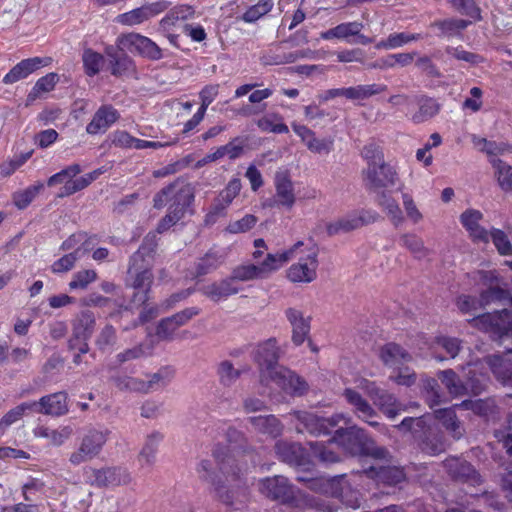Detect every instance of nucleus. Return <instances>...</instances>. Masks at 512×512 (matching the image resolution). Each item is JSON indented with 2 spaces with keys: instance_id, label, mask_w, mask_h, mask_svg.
<instances>
[{
  "instance_id": "2f4dec72",
  "label": "nucleus",
  "mask_w": 512,
  "mask_h": 512,
  "mask_svg": "<svg viewBox=\"0 0 512 512\" xmlns=\"http://www.w3.org/2000/svg\"><path fill=\"white\" fill-rule=\"evenodd\" d=\"M163 10L164 6L161 3H153L148 6H142L130 12L122 14L120 16V22L130 26L137 25L148 20L154 15L159 14Z\"/></svg>"
},
{
  "instance_id": "c03bdc74",
  "label": "nucleus",
  "mask_w": 512,
  "mask_h": 512,
  "mask_svg": "<svg viewBox=\"0 0 512 512\" xmlns=\"http://www.w3.org/2000/svg\"><path fill=\"white\" fill-rule=\"evenodd\" d=\"M440 105L432 98L423 97L419 100V110L412 116L414 123H422L439 113Z\"/></svg>"
},
{
  "instance_id": "58836bf2",
  "label": "nucleus",
  "mask_w": 512,
  "mask_h": 512,
  "mask_svg": "<svg viewBox=\"0 0 512 512\" xmlns=\"http://www.w3.org/2000/svg\"><path fill=\"white\" fill-rule=\"evenodd\" d=\"M226 438L230 444H234L238 453L243 456L249 457L252 462H255V449L248 443L245 435L236 428L229 427L226 431Z\"/></svg>"
},
{
  "instance_id": "a18cd8bd",
  "label": "nucleus",
  "mask_w": 512,
  "mask_h": 512,
  "mask_svg": "<svg viewBox=\"0 0 512 512\" xmlns=\"http://www.w3.org/2000/svg\"><path fill=\"white\" fill-rule=\"evenodd\" d=\"M472 142L480 151L485 152L487 155L503 154L506 151L512 152V146L503 142L489 141L486 138L475 135L472 137Z\"/></svg>"
},
{
  "instance_id": "5701e85b",
  "label": "nucleus",
  "mask_w": 512,
  "mask_h": 512,
  "mask_svg": "<svg viewBox=\"0 0 512 512\" xmlns=\"http://www.w3.org/2000/svg\"><path fill=\"white\" fill-rule=\"evenodd\" d=\"M512 279L510 281H497L481 293V304L500 303L503 306H512Z\"/></svg>"
},
{
  "instance_id": "e433bc0d",
  "label": "nucleus",
  "mask_w": 512,
  "mask_h": 512,
  "mask_svg": "<svg viewBox=\"0 0 512 512\" xmlns=\"http://www.w3.org/2000/svg\"><path fill=\"white\" fill-rule=\"evenodd\" d=\"M435 417L452 434L454 439H460L465 430L452 409H439L435 411Z\"/></svg>"
},
{
  "instance_id": "423d86ee",
  "label": "nucleus",
  "mask_w": 512,
  "mask_h": 512,
  "mask_svg": "<svg viewBox=\"0 0 512 512\" xmlns=\"http://www.w3.org/2000/svg\"><path fill=\"white\" fill-rule=\"evenodd\" d=\"M259 378L261 384L267 385L269 382H273L279 389L291 396H302L308 390V384L303 378L282 365L265 370V374Z\"/></svg>"
},
{
  "instance_id": "49530a36",
  "label": "nucleus",
  "mask_w": 512,
  "mask_h": 512,
  "mask_svg": "<svg viewBox=\"0 0 512 512\" xmlns=\"http://www.w3.org/2000/svg\"><path fill=\"white\" fill-rule=\"evenodd\" d=\"M460 408L471 410L480 416H488L494 412L495 403L492 399L464 400L459 405Z\"/></svg>"
},
{
  "instance_id": "20e7f679",
  "label": "nucleus",
  "mask_w": 512,
  "mask_h": 512,
  "mask_svg": "<svg viewBox=\"0 0 512 512\" xmlns=\"http://www.w3.org/2000/svg\"><path fill=\"white\" fill-rule=\"evenodd\" d=\"M303 242H297L291 249L284 251L278 254H267L264 261L260 264H243L235 267L232 270L231 278L236 283V281H251L257 279H265L272 272L278 270L285 263H287L296 248L302 246Z\"/></svg>"
},
{
  "instance_id": "13d9d810",
  "label": "nucleus",
  "mask_w": 512,
  "mask_h": 512,
  "mask_svg": "<svg viewBox=\"0 0 512 512\" xmlns=\"http://www.w3.org/2000/svg\"><path fill=\"white\" fill-rule=\"evenodd\" d=\"M82 60L87 75L94 76L99 73L103 63V56L101 54L91 49H86L83 52Z\"/></svg>"
},
{
  "instance_id": "7c9ffc66",
  "label": "nucleus",
  "mask_w": 512,
  "mask_h": 512,
  "mask_svg": "<svg viewBox=\"0 0 512 512\" xmlns=\"http://www.w3.org/2000/svg\"><path fill=\"white\" fill-rule=\"evenodd\" d=\"M248 421L256 432L272 438L280 436L284 429L281 421L272 414L249 417Z\"/></svg>"
},
{
  "instance_id": "ddd939ff",
  "label": "nucleus",
  "mask_w": 512,
  "mask_h": 512,
  "mask_svg": "<svg viewBox=\"0 0 512 512\" xmlns=\"http://www.w3.org/2000/svg\"><path fill=\"white\" fill-rule=\"evenodd\" d=\"M107 441L105 432L98 430H89L83 437L79 449L73 452L70 456V462L74 465H79L97 456L103 445Z\"/></svg>"
},
{
  "instance_id": "603ef678",
  "label": "nucleus",
  "mask_w": 512,
  "mask_h": 512,
  "mask_svg": "<svg viewBox=\"0 0 512 512\" xmlns=\"http://www.w3.org/2000/svg\"><path fill=\"white\" fill-rule=\"evenodd\" d=\"M490 326L495 327L501 336L512 337V312L503 308L497 317H492Z\"/></svg>"
},
{
  "instance_id": "0e129e2a",
  "label": "nucleus",
  "mask_w": 512,
  "mask_h": 512,
  "mask_svg": "<svg viewBox=\"0 0 512 512\" xmlns=\"http://www.w3.org/2000/svg\"><path fill=\"white\" fill-rule=\"evenodd\" d=\"M489 236L501 255H512V244L504 231L500 229H493Z\"/></svg>"
},
{
  "instance_id": "4468645a",
  "label": "nucleus",
  "mask_w": 512,
  "mask_h": 512,
  "mask_svg": "<svg viewBox=\"0 0 512 512\" xmlns=\"http://www.w3.org/2000/svg\"><path fill=\"white\" fill-rule=\"evenodd\" d=\"M317 256V251L312 250L305 258H300L288 269V279L294 283H310L315 280L318 267Z\"/></svg>"
},
{
  "instance_id": "9d476101",
  "label": "nucleus",
  "mask_w": 512,
  "mask_h": 512,
  "mask_svg": "<svg viewBox=\"0 0 512 512\" xmlns=\"http://www.w3.org/2000/svg\"><path fill=\"white\" fill-rule=\"evenodd\" d=\"M118 47L121 51L137 53L151 60L162 58V51L159 46L148 37L138 33L122 34L117 38Z\"/></svg>"
},
{
  "instance_id": "052dcab7",
  "label": "nucleus",
  "mask_w": 512,
  "mask_h": 512,
  "mask_svg": "<svg viewBox=\"0 0 512 512\" xmlns=\"http://www.w3.org/2000/svg\"><path fill=\"white\" fill-rule=\"evenodd\" d=\"M81 256V250L79 248L75 249L73 252L64 255L57 261H55L52 266L51 270L53 273H63L71 270L75 262L80 258Z\"/></svg>"
},
{
  "instance_id": "c756f323",
  "label": "nucleus",
  "mask_w": 512,
  "mask_h": 512,
  "mask_svg": "<svg viewBox=\"0 0 512 512\" xmlns=\"http://www.w3.org/2000/svg\"><path fill=\"white\" fill-rule=\"evenodd\" d=\"M482 217L483 214L480 211L468 209L461 214L460 220L474 240L488 242L489 232L479 225Z\"/></svg>"
},
{
  "instance_id": "412c9836",
  "label": "nucleus",
  "mask_w": 512,
  "mask_h": 512,
  "mask_svg": "<svg viewBox=\"0 0 512 512\" xmlns=\"http://www.w3.org/2000/svg\"><path fill=\"white\" fill-rule=\"evenodd\" d=\"M173 185H175L173 189V202L169 205V209L183 216L186 209L194 201V188L180 177L173 181Z\"/></svg>"
},
{
  "instance_id": "a878e982",
  "label": "nucleus",
  "mask_w": 512,
  "mask_h": 512,
  "mask_svg": "<svg viewBox=\"0 0 512 512\" xmlns=\"http://www.w3.org/2000/svg\"><path fill=\"white\" fill-rule=\"evenodd\" d=\"M343 396L347 402L354 407V412L358 417L367 422L370 426L376 427L379 425L377 421L371 419L376 416V411L372 406L361 396L357 391L347 388L344 390Z\"/></svg>"
},
{
  "instance_id": "72a5a7b5",
  "label": "nucleus",
  "mask_w": 512,
  "mask_h": 512,
  "mask_svg": "<svg viewBox=\"0 0 512 512\" xmlns=\"http://www.w3.org/2000/svg\"><path fill=\"white\" fill-rule=\"evenodd\" d=\"M437 378L441 381L449 394L453 397L464 396L468 393V388L461 381L456 372L452 369L439 371L437 373Z\"/></svg>"
},
{
  "instance_id": "79ce46f5",
  "label": "nucleus",
  "mask_w": 512,
  "mask_h": 512,
  "mask_svg": "<svg viewBox=\"0 0 512 512\" xmlns=\"http://www.w3.org/2000/svg\"><path fill=\"white\" fill-rule=\"evenodd\" d=\"M242 370L236 369L229 360L221 361L217 366L219 383L226 388L232 387L240 378Z\"/></svg>"
},
{
  "instance_id": "338daca9",
  "label": "nucleus",
  "mask_w": 512,
  "mask_h": 512,
  "mask_svg": "<svg viewBox=\"0 0 512 512\" xmlns=\"http://www.w3.org/2000/svg\"><path fill=\"white\" fill-rule=\"evenodd\" d=\"M117 341L116 330L112 325H106L96 340V345L102 351L112 348Z\"/></svg>"
},
{
  "instance_id": "4c0bfd02",
  "label": "nucleus",
  "mask_w": 512,
  "mask_h": 512,
  "mask_svg": "<svg viewBox=\"0 0 512 512\" xmlns=\"http://www.w3.org/2000/svg\"><path fill=\"white\" fill-rule=\"evenodd\" d=\"M172 377L173 372L167 367H163L153 374H148L147 379H143L145 394L164 388L171 381Z\"/></svg>"
},
{
  "instance_id": "f8f14e48",
  "label": "nucleus",
  "mask_w": 512,
  "mask_h": 512,
  "mask_svg": "<svg viewBox=\"0 0 512 512\" xmlns=\"http://www.w3.org/2000/svg\"><path fill=\"white\" fill-rule=\"evenodd\" d=\"M443 467L453 481L472 486L483 482L481 475L472 464L462 458L450 456L443 461Z\"/></svg>"
},
{
  "instance_id": "6e6552de",
  "label": "nucleus",
  "mask_w": 512,
  "mask_h": 512,
  "mask_svg": "<svg viewBox=\"0 0 512 512\" xmlns=\"http://www.w3.org/2000/svg\"><path fill=\"white\" fill-rule=\"evenodd\" d=\"M368 437L364 429L352 425L338 427L329 442L337 444L347 454L358 456L363 454Z\"/></svg>"
},
{
  "instance_id": "c9c22d12",
  "label": "nucleus",
  "mask_w": 512,
  "mask_h": 512,
  "mask_svg": "<svg viewBox=\"0 0 512 512\" xmlns=\"http://www.w3.org/2000/svg\"><path fill=\"white\" fill-rule=\"evenodd\" d=\"M400 244L418 260L427 257L431 253V250L425 246L423 239L414 233L402 234Z\"/></svg>"
},
{
  "instance_id": "37998d69",
  "label": "nucleus",
  "mask_w": 512,
  "mask_h": 512,
  "mask_svg": "<svg viewBox=\"0 0 512 512\" xmlns=\"http://www.w3.org/2000/svg\"><path fill=\"white\" fill-rule=\"evenodd\" d=\"M423 393L430 408L440 405L445 399L438 380L435 378L427 377L423 380Z\"/></svg>"
},
{
  "instance_id": "473e14b6",
  "label": "nucleus",
  "mask_w": 512,
  "mask_h": 512,
  "mask_svg": "<svg viewBox=\"0 0 512 512\" xmlns=\"http://www.w3.org/2000/svg\"><path fill=\"white\" fill-rule=\"evenodd\" d=\"M417 445L422 452L429 455H438L446 450L444 435L433 427Z\"/></svg>"
},
{
  "instance_id": "09e8293b",
  "label": "nucleus",
  "mask_w": 512,
  "mask_h": 512,
  "mask_svg": "<svg viewBox=\"0 0 512 512\" xmlns=\"http://www.w3.org/2000/svg\"><path fill=\"white\" fill-rule=\"evenodd\" d=\"M273 6V0H259L255 5L249 7L241 18L247 23H253L269 13Z\"/></svg>"
},
{
  "instance_id": "6ab92c4d",
  "label": "nucleus",
  "mask_w": 512,
  "mask_h": 512,
  "mask_svg": "<svg viewBox=\"0 0 512 512\" xmlns=\"http://www.w3.org/2000/svg\"><path fill=\"white\" fill-rule=\"evenodd\" d=\"M120 115L112 105H102L95 112L92 120L86 126V132L90 135L106 132Z\"/></svg>"
},
{
  "instance_id": "9b49d317",
  "label": "nucleus",
  "mask_w": 512,
  "mask_h": 512,
  "mask_svg": "<svg viewBox=\"0 0 512 512\" xmlns=\"http://www.w3.org/2000/svg\"><path fill=\"white\" fill-rule=\"evenodd\" d=\"M275 194L267 201V206L291 210L296 202L294 184L287 170H279L274 176Z\"/></svg>"
},
{
  "instance_id": "dca6fc26",
  "label": "nucleus",
  "mask_w": 512,
  "mask_h": 512,
  "mask_svg": "<svg viewBox=\"0 0 512 512\" xmlns=\"http://www.w3.org/2000/svg\"><path fill=\"white\" fill-rule=\"evenodd\" d=\"M279 358L280 350L275 338L259 343L253 352V359L259 367V377L265 374V370L278 366Z\"/></svg>"
},
{
  "instance_id": "aec40b11",
  "label": "nucleus",
  "mask_w": 512,
  "mask_h": 512,
  "mask_svg": "<svg viewBox=\"0 0 512 512\" xmlns=\"http://www.w3.org/2000/svg\"><path fill=\"white\" fill-rule=\"evenodd\" d=\"M94 482L99 487L128 485L132 476L126 468L108 467L94 472Z\"/></svg>"
},
{
  "instance_id": "5fc2aeb1",
  "label": "nucleus",
  "mask_w": 512,
  "mask_h": 512,
  "mask_svg": "<svg viewBox=\"0 0 512 512\" xmlns=\"http://www.w3.org/2000/svg\"><path fill=\"white\" fill-rule=\"evenodd\" d=\"M374 404L389 418L396 417L399 412L396 398L385 390L376 398Z\"/></svg>"
},
{
  "instance_id": "2eb2a0df",
  "label": "nucleus",
  "mask_w": 512,
  "mask_h": 512,
  "mask_svg": "<svg viewBox=\"0 0 512 512\" xmlns=\"http://www.w3.org/2000/svg\"><path fill=\"white\" fill-rule=\"evenodd\" d=\"M274 449L278 458L291 466L306 467L310 463L307 452L300 443L279 440Z\"/></svg>"
},
{
  "instance_id": "ea45409f",
  "label": "nucleus",
  "mask_w": 512,
  "mask_h": 512,
  "mask_svg": "<svg viewBox=\"0 0 512 512\" xmlns=\"http://www.w3.org/2000/svg\"><path fill=\"white\" fill-rule=\"evenodd\" d=\"M359 221L355 212L347 214L334 222L327 224V234L334 236L339 233H349L353 230L359 229Z\"/></svg>"
},
{
  "instance_id": "e2e57ef3",
  "label": "nucleus",
  "mask_w": 512,
  "mask_h": 512,
  "mask_svg": "<svg viewBox=\"0 0 512 512\" xmlns=\"http://www.w3.org/2000/svg\"><path fill=\"white\" fill-rule=\"evenodd\" d=\"M97 278V273L92 270H83L75 273L73 279L69 283L70 289H85L87 286L94 282Z\"/></svg>"
},
{
  "instance_id": "39448f33",
  "label": "nucleus",
  "mask_w": 512,
  "mask_h": 512,
  "mask_svg": "<svg viewBox=\"0 0 512 512\" xmlns=\"http://www.w3.org/2000/svg\"><path fill=\"white\" fill-rule=\"evenodd\" d=\"M291 415L295 417L298 424L296 430L299 433L308 432L314 436L330 434L333 429L338 427L340 422L350 423V418L343 414H334L331 417L324 418L307 411H294Z\"/></svg>"
},
{
  "instance_id": "cd10ccee",
  "label": "nucleus",
  "mask_w": 512,
  "mask_h": 512,
  "mask_svg": "<svg viewBox=\"0 0 512 512\" xmlns=\"http://www.w3.org/2000/svg\"><path fill=\"white\" fill-rule=\"evenodd\" d=\"M202 293L214 302L235 295L240 291V287L230 277L205 285L201 288Z\"/></svg>"
},
{
  "instance_id": "4d7b16f0",
  "label": "nucleus",
  "mask_w": 512,
  "mask_h": 512,
  "mask_svg": "<svg viewBox=\"0 0 512 512\" xmlns=\"http://www.w3.org/2000/svg\"><path fill=\"white\" fill-rule=\"evenodd\" d=\"M27 410H33L31 406V402H24L15 408L9 410L1 419H0V433L3 432L8 426L12 425L16 421H18Z\"/></svg>"
},
{
  "instance_id": "774afa93",
  "label": "nucleus",
  "mask_w": 512,
  "mask_h": 512,
  "mask_svg": "<svg viewBox=\"0 0 512 512\" xmlns=\"http://www.w3.org/2000/svg\"><path fill=\"white\" fill-rule=\"evenodd\" d=\"M496 438L502 442L503 448L509 456H512V414L506 419L503 429L496 431Z\"/></svg>"
},
{
  "instance_id": "f257e3e1",
  "label": "nucleus",
  "mask_w": 512,
  "mask_h": 512,
  "mask_svg": "<svg viewBox=\"0 0 512 512\" xmlns=\"http://www.w3.org/2000/svg\"><path fill=\"white\" fill-rule=\"evenodd\" d=\"M222 477L213 481L216 499L226 506L240 509L248 501L249 490L245 477L247 464L229 453L226 447L218 446L213 450Z\"/></svg>"
},
{
  "instance_id": "bb28decb",
  "label": "nucleus",
  "mask_w": 512,
  "mask_h": 512,
  "mask_svg": "<svg viewBox=\"0 0 512 512\" xmlns=\"http://www.w3.org/2000/svg\"><path fill=\"white\" fill-rule=\"evenodd\" d=\"M286 317L292 326V341L299 346L309 335L310 318H305L303 313L295 308L287 309Z\"/></svg>"
},
{
  "instance_id": "f3484780",
  "label": "nucleus",
  "mask_w": 512,
  "mask_h": 512,
  "mask_svg": "<svg viewBox=\"0 0 512 512\" xmlns=\"http://www.w3.org/2000/svg\"><path fill=\"white\" fill-rule=\"evenodd\" d=\"M33 411L45 415L61 416L68 412L67 394L56 392L31 402Z\"/></svg>"
},
{
  "instance_id": "a19ab883",
  "label": "nucleus",
  "mask_w": 512,
  "mask_h": 512,
  "mask_svg": "<svg viewBox=\"0 0 512 512\" xmlns=\"http://www.w3.org/2000/svg\"><path fill=\"white\" fill-rule=\"evenodd\" d=\"M457 306L461 312L474 315L477 321H490L492 318L490 314H477L478 311L484 306V304H481V298L477 300L474 297L462 295L459 296L457 299Z\"/></svg>"
},
{
  "instance_id": "393cba45",
  "label": "nucleus",
  "mask_w": 512,
  "mask_h": 512,
  "mask_svg": "<svg viewBox=\"0 0 512 512\" xmlns=\"http://www.w3.org/2000/svg\"><path fill=\"white\" fill-rule=\"evenodd\" d=\"M162 440L163 435L158 431H153L146 436L144 444L137 456V461L142 469H151L155 465L156 455Z\"/></svg>"
},
{
  "instance_id": "3c124183",
  "label": "nucleus",
  "mask_w": 512,
  "mask_h": 512,
  "mask_svg": "<svg viewBox=\"0 0 512 512\" xmlns=\"http://www.w3.org/2000/svg\"><path fill=\"white\" fill-rule=\"evenodd\" d=\"M114 385L121 391L138 392L145 394L143 379L131 376H115Z\"/></svg>"
},
{
  "instance_id": "a211bd4d",
  "label": "nucleus",
  "mask_w": 512,
  "mask_h": 512,
  "mask_svg": "<svg viewBox=\"0 0 512 512\" xmlns=\"http://www.w3.org/2000/svg\"><path fill=\"white\" fill-rule=\"evenodd\" d=\"M330 487L333 497L340 499L346 507L357 509L361 506L362 497L360 492L352 489L344 476L332 479Z\"/></svg>"
},
{
  "instance_id": "de8ad7c7",
  "label": "nucleus",
  "mask_w": 512,
  "mask_h": 512,
  "mask_svg": "<svg viewBox=\"0 0 512 512\" xmlns=\"http://www.w3.org/2000/svg\"><path fill=\"white\" fill-rule=\"evenodd\" d=\"M420 34L394 33L390 34L386 40L376 44L377 49H394L403 46L406 43L420 39Z\"/></svg>"
},
{
  "instance_id": "0eeeda50",
  "label": "nucleus",
  "mask_w": 512,
  "mask_h": 512,
  "mask_svg": "<svg viewBox=\"0 0 512 512\" xmlns=\"http://www.w3.org/2000/svg\"><path fill=\"white\" fill-rule=\"evenodd\" d=\"M258 489L260 493L268 499L294 507L298 506L293 486L289 483L288 479L282 475L261 479L258 484Z\"/></svg>"
},
{
  "instance_id": "c85d7f7f",
  "label": "nucleus",
  "mask_w": 512,
  "mask_h": 512,
  "mask_svg": "<svg viewBox=\"0 0 512 512\" xmlns=\"http://www.w3.org/2000/svg\"><path fill=\"white\" fill-rule=\"evenodd\" d=\"M95 324V316L91 311L81 312L73 325V335L75 337V341L88 340L94 332ZM69 347L70 349L76 348L74 339L69 341Z\"/></svg>"
},
{
  "instance_id": "6e6d98bb",
  "label": "nucleus",
  "mask_w": 512,
  "mask_h": 512,
  "mask_svg": "<svg viewBox=\"0 0 512 512\" xmlns=\"http://www.w3.org/2000/svg\"><path fill=\"white\" fill-rule=\"evenodd\" d=\"M281 121L282 117L278 114H272L270 116H265L257 121V126L264 132H273V133H288V126L282 122L275 123L274 121Z\"/></svg>"
},
{
  "instance_id": "8fccbe9b",
  "label": "nucleus",
  "mask_w": 512,
  "mask_h": 512,
  "mask_svg": "<svg viewBox=\"0 0 512 512\" xmlns=\"http://www.w3.org/2000/svg\"><path fill=\"white\" fill-rule=\"evenodd\" d=\"M493 166L496 168L498 183L502 190H512V166L506 164L500 159H493Z\"/></svg>"
},
{
  "instance_id": "f03ea898",
  "label": "nucleus",
  "mask_w": 512,
  "mask_h": 512,
  "mask_svg": "<svg viewBox=\"0 0 512 512\" xmlns=\"http://www.w3.org/2000/svg\"><path fill=\"white\" fill-rule=\"evenodd\" d=\"M156 248V235L148 234L139 249L130 258L125 283L127 287L136 290L132 296L134 304L144 305L149 299L153 283L151 268Z\"/></svg>"
},
{
  "instance_id": "680f3d73",
  "label": "nucleus",
  "mask_w": 512,
  "mask_h": 512,
  "mask_svg": "<svg viewBox=\"0 0 512 512\" xmlns=\"http://www.w3.org/2000/svg\"><path fill=\"white\" fill-rule=\"evenodd\" d=\"M221 263L220 257L214 252H208L197 263V276H203L215 270Z\"/></svg>"
},
{
  "instance_id": "4be33fe9",
  "label": "nucleus",
  "mask_w": 512,
  "mask_h": 512,
  "mask_svg": "<svg viewBox=\"0 0 512 512\" xmlns=\"http://www.w3.org/2000/svg\"><path fill=\"white\" fill-rule=\"evenodd\" d=\"M51 63L50 57L28 58L16 64L3 78L5 84H13L20 79L26 78L29 74L36 71L42 66H47Z\"/></svg>"
},
{
  "instance_id": "7ed1b4c3",
  "label": "nucleus",
  "mask_w": 512,
  "mask_h": 512,
  "mask_svg": "<svg viewBox=\"0 0 512 512\" xmlns=\"http://www.w3.org/2000/svg\"><path fill=\"white\" fill-rule=\"evenodd\" d=\"M488 366L495 378L504 386L512 387V361L498 354L488 355L482 360L469 364L466 382L468 393L479 395L486 390L489 376L482 372Z\"/></svg>"
},
{
  "instance_id": "864d4df0",
  "label": "nucleus",
  "mask_w": 512,
  "mask_h": 512,
  "mask_svg": "<svg viewBox=\"0 0 512 512\" xmlns=\"http://www.w3.org/2000/svg\"><path fill=\"white\" fill-rule=\"evenodd\" d=\"M377 478L388 485H397L405 479L402 469L395 466H381L377 471Z\"/></svg>"
},
{
  "instance_id": "1a4fd4ad",
  "label": "nucleus",
  "mask_w": 512,
  "mask_h": 512,
  "mask_svg": "<svg viewBox=\"0 0 512 512\" xmlns=\"http://www.w3.org/2000/svg\"><path fill=\"white\" fill-rule=\"evenodd\" d=\"M363 185L369 192H376L394 186L398 180L395 169L388 163L381 162L362 171Z\"/></svg>"
},
{
  "instance_id": "bf43d9fd",
  "label": "nucleus",
  "mask_w": 512,
  "mask_h": 512,
  "mask_svg": "<svg viewBox=\"0 0 512 512\" xmlns=\"http://www.w3.org/2000/svg\"><path fill=\"white\" fill-rule=\"evenodd\" d=\"M310 447L313 455L316 458H318L322 463L332 464L340 460V457L337 453L332 451L330 448H328L321 442H311Z\"/></svg>"
},
{
  "instance_id": "69168bd1",
  "label": "nucleus",
  "mask_w": 512,
  "mask_h": 512,
  "mask_svg": "<svg viewBox=\"0 0 512 512\" xmlns=\"http://www.w3.org/2000/svg\"><path fill=\"white\" fill-rule=\"evenodd\" d=\"M110 64L112 65L111 72L114 76H122L134 70V62L125 51L115 60H111Z\"/></svg>"
},
{
  "instance_id": "f704fd0d",
  "label": "nucleus",
  "mask_w": 512,
  "mask_h": 512,
  "mask_svg": "<svg viewBox=\"0 0 512 512\" xmlns=\"http://www.w3.org/2000/svg\"><path fill=\"white\" fill-rule=\"evenodd\" d=\"M380 358L385 365L389 366H395L412 360V356L396 343L384 345L380 350Z\"/></svg>"
},
{
  "instance_id": "b1692460",
  "label": "nucleus",
  "mask_w": 512,
  "mask_h": 512,
  "mask_svg": "<svg viewBox=\"0 0 512 512\" xmlns=\"http://www.w3.org/2000/svg\"><path fill=\"white\" fill-rule=\"evenodd\" d=\"M430 415L420 417H406L396 428L402 433H409L414 441L418 443L432 429Z\"/></svg>"
}]
</instances>
